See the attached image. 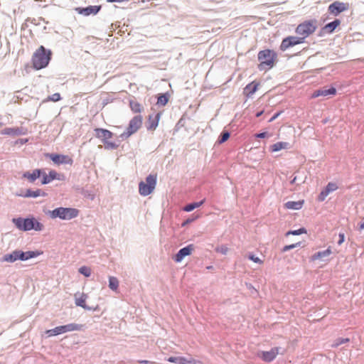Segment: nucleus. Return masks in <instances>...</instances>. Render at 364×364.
Segmentation results:
<instances>
[{"instance_id": "obj_1", "label": "nucleus", "mask_w": 364, "mask_h": 364, "mask_svg": "<svg viewBox=\"0 0 364 364\" xmlns=\"http://www.w3.org/2000/svg\"><path fill=\"white\" fill-rule=\"evenodd\" d=\"M51 55L52 53L50 50H46L44 46H41L32 56L33 68L36 70L46 68L50 60Z\"/></svg>"}, {"instance_id": "obj_2", "label": "nucleus", "mask_w": 364, "mask_h": 364, "mask_svg": "<svg viewBox=\"0 0 364 364\" xmlns=\"http://www.w3.org/2000/svg\"><path fill=\"white\" fill-rule=\"evenodd\" d=\"M258 60L260 63L258 65L259 70H264L272 68L274 65V61L277 59V53L270 49L260 50L258 53Z\"/></svg>"}, {"instance_id": "obj_3", "label": "nucleus", "mask_w": 364, "mask_h": 364, "mask_svg": "<svg viewBox=\"0 0 364 364\" xmlns=\"http://www.w3.org/2000/svg\"><path fill=\"white\" fill-rule=\"evenodd\" d=\"M12 222L16 228L22 231H28L35 230L41 231L43 228V225L36 220L34 218L23 219L21 218H14Z\"/></svg>"}, {"instance_id": "obj_4", "label": "nucleus", "mask_w": 364, "mask_h": 364, "mask_svg": "<svg viewBox=\"0 0 364 364\" xmlns=\"http://www.w3.org/2000/svg\"><path fill=\"white\" fill-rule=\"evenodd\" d=\"M79 214V210L73 208H58L50 212L52 218H59L62 220H71L76 218Z\"/></svg>"}, {"instance_id": "obj_5", "label": "nucleus", "mask_w": 364, "mask_h": 364, "mask_svg": "<svg viewBox=\"0 0 364 364\" xmlns=\"http://www.w3.org/2000/svg\"><path fill=\"white\" fill-rule=\"evenodd\" d=\"M316 20L305 21L299 24L296 28L295 32L305 41L309 35L312 34L317 28Z\"/></svg>"}, {"instance_id": "obj_6", "label": "nucleus", "mask_w": 364, "mask_h": 364, "mask_svg": "<svg viewBox=\"0 0 364 364\" xmlns=\"http://www.w3.org/2000/svg\"><path fill=\"white\" fill-rule=\"evenodd\" d=\"M95 132V136L102 140L105 149H116L118 147L116 143L109 141L113 136V133L109 130L102 128H96Z\"/></svg>"}, {"instance_id": "obj_7", "label": "nucleus", "mask_w": 364, "mask_h": 364, "mask_svg": "<svg viewBox=\"0 0 364 364\" xmlns=\"http://www.w3.org/2000/svg\"><path fill=\"white\" fill-rule=\"evenodd\" d=\"M83 326L77 323H69L63 326H57L53 329L47 330L46 333L48 337L58 336L67 332L81 331Z\"/></svg>"}, {"instance_id": "obj_8", "label": "nucleus", "mask_w": 364, "mask_h": 364, "mask_svg": "<svg viewBox=\"0 0 364 364\" xmlns=\"http://www.w3.org/2000/svg\"><path fill=\"white\" fill-rule=\"evenodd\" d=\"M157 175H149L145 181H141L139 185V192L141 196L149 195L156 185Z\"/></svg>"}, {"instance_id": "obj_9", "label": "nucleus", "mask_w": 364, "mask_h": 364, "mask_svg": "<svg viewBox=\"0 0 364 364\" xmlns=\"http://www.w3.org/2000/svg\"><path fill=\"white\" fill-rule=\"evenodd\" d=\"M304 42H305V41L304 40V38H301L299 36H287L282 40L281 45L279 46V49L282 51H285L286 50H287L288 48H289L291 47H293L296 45L303 43Z\"/></svg>"}, {"instance_id": "obj_10", "label": "nucleus", "mask_w": 364, "mask_h": 364, "mask_svg": "<svg viewBox=\"0 0 364 364\" xmlns=\"http://www.w3.org/2000/svg\"><path fill=\"white\" fill-rule=\"evenodd\" d=\"M349 9V4L344 3L342 1H336L331 3L328 7V11L329 14L337 16L341 13L348 11Z\"/></svg>"}, {"instance_id": "obj_11", "label": "nucleus", "mask_w": 364, "mask_h": 364, "mask_svg": "<svg viewBox=\"0 0 364 364\" xmlns=\"http://www.w3.org/2000/svg\"><path fill=\"white\" fill-rule=\"evenodd\" d=\"M142 124V117L141 115H136L134 118H132L129 124V126L127 129V132H124L122 136H125L129 137L141 127Z\"/></svg>"}, {"instance_id": "obj_12", "label": "nucleus", "mask_w": 364, "mask_h": 364, "mask_svg": "<svg viewBox=\"0 0 364 364\" xmlns=\"http://www.w3.org/2000/svg\"><path fill=\"white\" fill-rule=\"evenodd\" d=\"M47 157L50 159L56 165L60 164H69L72 165L73 163V159L68 156L63 154H47L46 155Z\"/></svg>"}, {"instance_id": "obj_13", "label": "nucleus", "mask_w": 364, "mask_h": 364, "mask_svg": "<svg viewBox=\"0 0 364 364\" xmlns=\"http://www.w3.org/2000/svg\"><path fill=\"white\" fill-rule=\"evenodd\" d=\"M280 349L281 348L279 347H274L268 351H261L259 353L258 355L262 360L269 363L272 362L279 353Z\"/></svg>"}, {"instance_id": "obj_14", "label": "nucleus", "mask_w": 364, "mask_h": 364, "mask_svg": "<svg viewBox=\"0 0 364 364\" xmlns=\"http://www.w3.org/2000/svg\"><path fill=\"white\" fill-rule=\"evenodd\" d=\"M194 250V245L190 244L178 250L174 255L173 259L176 262H181L185 257L190 255Z\"/></svg>"}, {"instance_id": "obj_15", "label": "nucleus", "mask_w": 364, "mask_h": 364, "mask_svg": "<svg viewBox=\"0 0 364 364\" xmlns=\"http://www.w3.org/2000/svg\"><path fill=\"white\" fill-rule=\"evenodd\" d=\"M41 176H43L41 181L42 184H48L55 179L63 180L64 178V176L63 174L58 173L54 170L50 171L48 174H46V173L42 171Z\"/></svg>"}, {"instance_id": "obj_16", "label": "nucleus", "mask_w": 364, "mask_h": 364, "mask_svg": "<svg viewBox=\"0 0 364 364\" xmlns=\"http://www.w3.org/2000/svg\"><path fill=\"white\" fill-rule=\"evenodd\" d=\"M340 24L341 20L338 18H336L333 21L326 23L323 27L321 28L319 36H322L326 33H332Z\"/></svg>"}, {"instance_id": "obj_17", "label": "nucleus", "mask_w": 364, "mask_h": 364, "mask_svg": "<svg viewBox=\"0 0 364 364\" xmlns=\"http://www.w3.org/2000/svg\"><path fill=\"white\" fill-rule=\"evenodd\" d=\"M165 360H167L170 363H173L176 364H195L196 360L192 358H187L186 357L182 356H171L168 358H164Z\"/></svg>"}, {"instance_id": "obj_18", "label": "nucleus", "mask_w": 364, "mask_h": 364, "mask_svg": "<svg viewBox=\"0 0 364 364\" xmlns=\"http://www.w3.org/2000/svg\"><path fill=\"white\" fill-rule=\"evenodd\" d=\"M336 93V89L334 87H322L321 89L316 90L314 92L312 97H317L320 96H328V95H334Z\"/></svg>"}, {"instance_id": "obj_19", "label": "nucleus", "mask_w": 364, "mask_h": 364, "mask_svg": "<svg viewBox=\"0 0 364 364\" xmlns=\"http://www.w3.org/2000/svg\"><path fill=\"white\" fill-rule=\"evenodd\" d=\"M337 188L338 186L336 183L332 182L328 183L325 188L318 195V200L321 202L323 201L331 192L336 191Z\"/></svg>"}, {"instance_id": "obj_20", "label": "nucleus", "mask_w": 364, "mask_h": 364, "mask_svg": "<svg viewBox=\"0 0 364 364\" xmlns=\"http://www.w3.org/2000/svg\"><path fill=\"white\" fill-rule=\"evenodd\" d=\"M100 7L97 6H90L86 8H76L75 11L82 15L89 16L90 14H96L100 11Z\"/></svg>"}, {"instance_id": "obj_21", "label": "nucleus", "mask_w": 364, "mask_h": 364, "mask_svg": "<svg viewBox=\"0 0 364 364\" xmlns=\"http://www.w3.org/2000/svg\"><path fill=\"white\" fill-rule=\"evenodd\" d=\"M161 81L163 82L164 85H168L169 87H171V84L168 83L166 80H161ZM172 94L173 90H171V88H170L169 90H167L164 93H161V106H164L168 103L169 98Z\"/></svg>"}, {"instance_id": "obj_22", "label": "nucleus", "mask_w": 364, "mask_h": 364, "mask_svg": "<svg viewBox=\"0 0 364 364\" xmlns=\"http://www.w3.org/2000/svg\"><path fill=\"white\" fill-rule=\"evenodd\" d=\"M42 175L41 169H34L32 172L26 171L23 174V177L26 178L29 182L33 183L37 178Z\"/></svg>"}, {"instance_id": "obj_23", "label": "nucleus", "mask_w": 364, "mask_h": 364, "mask_svg": "<svg viewBox=\"0 0 364 364\" xmlns=\"http://www.w3.org/2000/svg\"><path fill=\"white\" fill-rule=\"evenodd\" d=\"M259 85V82L253 81L246 85V87L244 88V92L247 97H250L256 92Z\"/></svg>"}, {"instance_id": "obj_24", "label": "nucleus", "mask_w": 364, "mask_h": 364, "mask_svg": "<svg viewBox=\"0 0 364 364\" xmlns=\"http://www.w3.org/2000/svg\"><path fill=\"white\" fill-rule=\"evenodd\" d=\"M304 204V200L288 201L285 203V208L291 210H300Z\"/></svg>"}, {"instance_id": "obj_25", "label": "nucleus", "mask_w": 364, "mask_h": 364, "mask_svg": "<svg viewBox=\"0 0 364 364\" xmlns=\"http://www.w3.org/2000/svg\"><path fill=\"white\" fill-rule=\"evenodd\" d=\"M289 147V143L288 142H284V141H279L274 144H272L270 146V150L273 152L279 151L282 149H286Z\"/></svg>"}, {"instance_id": "obj_26", "label": "nucleus", "mask_w": 364, "mask_h": 364, "mask_svg": "<svg viewBox=\"0 0 364 364\" xmlns=\"http://www.w3.org/2000/svg\"><path fill=\"white\" fill-rule=\"evenodd\" d=\"M47 194L46 193L42 191L40 189H37L36 191H31L30 189H28L26 191V193L23 195V197L26 198H36L38 196H46Z\"/></svg>"}, {"instance_id": "obj_27", "label": "nucleus", "mask_w": 364, "mask_h": 364, "mask_svg": "<svg viewBox=\"0 0 364 364\" xmlns=\"http://www.w3.org/2000/svg\"><path fill=\"white\" fill-rule=\"evenodd\" d=\"M16 260H18L17 250H14L10 254H6L2 257V261L6 262H14Z\"/></svg>"}, {"instance_id": "obj_28", "label": "nucleus", "mask_w": 364, "mask_h": 364, "mask_svg": "<svg viewBox=\"0 0 364 364\" xmlns=\"http://www.w3.org/2000/svg\"><path fill=\"white\" fill-rule=\"evenodd\" d=\"M205 200H202L198 202H193L187 204L186 206L183 208V210L186 212H191L194 209L199 208L204 203Z\"/></svg>"}, {"instance_id": "obj_29", "label": "nucleus", "mask_w": 364, "mask_h": 364, "mask_svg": "<svg viewBox=\"0 0 364 364\" xmlns=\"http://www.w3.org/2000/svg\"><path fill=\"white\" fill-rule=\"evenodd\" d=\"M331 253V248L328 247V249H326L323 251H320V252L315 253L314 255H312L311 259H312V260L318 259H321V258H323V257L330 255Z\"/></svg>"}, {"instance_id": "obj_30", "label": "nucleus", "mask_w": 364, "mask_h": 364, "mask_svg": "<svg viewBox=\"0 0 364 364\" xmlns=\"http://www.w3.org/2000/svg\"><path fill=\"white\" fill-rule=\"evenodd\" d=\"M129 107L135 113H140L143 109L142 105L135 100L129 101Z\"/></svg>"}, {"instance_id": "obj_31", "label": "nucleus", "mask_w": 364, "mask_h": 364, "mask_svg": "<svg viewBox=\"0 0 364 364\" xmlns=\"http://www.w3.org/2000/svg\"><path fill=\"white\" fill-rule=\"evenodd\" d=\"M87 299V296L85 294H82L79 297L75 299V304L83 309H88L85 304Z\"/></svg>"}, {"instance_id": "obj_32", "label": "nucleus", "mask_w": 364, "mask_h": 364, "mask_svg": "<svg viewBox=\"0 0 364 364\" xmlns=\"http://www.w3.org/2000/svg\"><path fill=\"white\" fill-rule=\"evenodd\" d=\"M119 287V281L115 277H109V287L113 290L117 291Z\"/></svg>"}, {"instance_id": "obj_33", "label": "nucleus", "mask_w": 364, "mask_h": 364, "mask_svg": "<svg viewBox=\"0 0 364 364\" xmlns=\"http://www.w3.org/2000/svg\"><path fill=\"white\" fill-rule=\"evenodd\" d=\"M230 134L228 131L223 130L220 133V134L217 140V142L220 144H223V143L225 142L230 138Z\"/></svg>"}, {"instance_id": "obj_34", "label": "nucleus", "mask_w": 364, "mask_h": 364, "mask_svg": "<svg viewBox=\"0 0 364 364\" xmlns=\"http://www.w3.org/2000/svg\"><path fill=\"white\" fill-rule=\"evenodd\" d=\"M307 232V230L305 228H301L298 230H289L288 232H286L285 235L286 236H289L290 235H301V234H304V233H306Z\"/></svg>"}, {"instance_id": "obj_35", "label": "nucleus", "mask_w": 364, "mask_h": 364, "mask_svg": "<svg viewBox=\"0 0 364 364\" xmlns=\"http://www.w3.org/2000/svg\"><path fill=\"white\" fill-rule=\"evenodd\" d=\"M79 272L88 277L91 275V269L87 266H82L79 269Z\"/></svg>"}, {"instance_id": "obj_36", "label": "nucleus", "mask_w": 364, "mask_h": 364, "mask_svg": "<svg viewBox=\"0 0 364 364\" xmlns=\"http://www.w3.org/2000/svg\"><path fill=\"white\" fill-rule=\"evenodd\" d=\"M23 254L25 255L26 260L36 257L40 255L39 252L34 251L23 252Z\"/></svg>"}, {"instance_id": "obj_37", "label": "nucleus", "mask_w": 364, "mask_h": 364, "mask_svg": "<svg viewBox=\"0 0 364 364\" xmlns=\"http://www.w3.org/2000/svg\"><path fill=\"white\" fill-rule=\"evenodd\" d=\"M159 119V114H156L155 116V119L150 123V124L148 127L149 129H155L158 126V121Z\"/></svg>"}, {"instance_id": "obj_38", "label": "nucleus", "mask_w": 364, "mask_h": 364, "mask_svg": "<svg viewBox=\"0 0 364 364\" xmlns=\"http://www.w3.org/2000/svg\"><path fill=\"white\" fill-rule=\"evenodd\" d=\"M301 245V242H296V243H294V244H291V245H285L283 249H282V252H287L290 250H292L296 247H299Z\"/></svg>"}, {"instance_id": "obj_39", "label": "nucleus", "mask_w": 364, "mask_h": 364, "mask_svg": "<svg viewBox=\"0 0 364 364\" xmlns=\"http://www.w3.org/2000/svg\"><path fill=\"white\" fill-rule=\"evenodd\" d=\"M247 258L250 260H252V261H253L255 263L261 264L262 262V261L258 257L255 256L252 253L248 254Z\"/></svg>"}, {"instance_id": "obj_40", "label": "nucleus", "mask_w": 364, "mask_h": 364, "mask_svg": "<svg viewBox=\"0 0 364 364\" xmlns=\"http://www.w3.org/2000/svg\"><path fill=\"white\" fill-rule=\"evenodd\" d=\"M348 341H349V338H339L336 341L335 343L333 346H338L344 344Z\"/></svg>"}, {"instance_id": "obj_41", "label": "nucleus", "mask_w": 364, "mask_h": 364, "mask_svg": "<svg viewBox=\"0 0 364 364\" xmlns=\"http://www.w3.org/2000/svg\"><path fill=\"white\" fill-rule=\"evenodd\" d=\"M49 100L53 102H58L60 100V95L59 93H55L49 97Z\"/></svg>"}, {"instance_id": "obj_42", "label": "nucleus", "mask_w": 364, "mask_h": 364, "mask_svg": "<svg viewBox=\"0 0 364 364\" xmlns=\"http://www.w3.org/2000/svg\"><path fill=\"white\" fill-rule=\"evenodd\" d=\"M185 122H186V119L184 118H183V117L181 118L176 125V129L178 130L179 128L184 127Z\"/></svg>"}, {"instance_id": "obj_43", "label": "nucleus", "mask_w": 364, "mask_h": 364, "mask_svg": "<svg viewBox=\"0 0 364 364\" xmlns=\"http://www.w3.org/2000/svg\"><path fill=\"white\" fill-rule=\"evenodd\" d=\"M338 237H339V240L337 243L338 245H341L345 241V235H344V233L340 232L338 235Z\"/></svg>"}, {"instance_id": "obj_44", "label": "nucleus", "mask_w": 364, "mask_h": 364, "mask_svg": "<svg viewBox=\"0 0 364 364\" xmlns=\"http://www.w3.org/2000/svg\"><path fill=\"white\" fill-rule=\"evenodd\" d=\"M18 252V260L25 261V255L23 254V252L21 250H17Z\"/></svg>"}, {"instance_id": "obj_45", "label": "nucleus", "mask_w": 364, "mask_h": 364, "mask_svg": "<svg viewBox=\"0 0 364 364\" xmlns=\"http://www.w3.org/2000/svg\"><path fill=\"white\" fill-rule=\"evenodd\" d=\"M195 220V218H189L188 219H186V220H184L182 223V226L184 227V226H186L187 225L191 223L192 222H193Z\"/></svg>"}, {"instance_id": "obj_46", "label": "nucleus", "mask_w": 364, "mask_h": 364, "mask_svg": "<svg viewBox=\"0 0 364 364\" xmlns=\"http://www.w3.org/2000/svg\"><path fill=\"white\" fill-rule=\"evenodd\" d=\"M282 111H280V112H276L269 120L268 122H273L274 120H275L281 114H282Z\"/></svg>"}, {"instance_id": "obj_47", "label": "nucleus", "mask_w": 364, "mask_h": 364, "mask_svg": "<svg viewBox=\"0 0 364 364\" xmlns=\"http://www.w3.org/2000/svg\"><path fill=\"white\" fill-rule=\"evenodd\" d=\"M267 135V132H260V133H258L255 135V136L257 138H261V139H263V138H265Z\"/></svg>"}, {"instance_id": "obj_48", "label": "nucleus", "mask_w": 364, "mask_h": 364, "mask_svg": "<svg viewBox=\"0 0 364 364\" xmlns=\"http://www.w3.org/2000/svg\"><path fill=\"white\" fill-rule=\"evenodd\" d=\"M228 247H222L220 250V252L223 254V255H226L227 252H228Z\"/></svg>"}, {"instance_id": "obj_49", "label": "nucleus", "mask_w": 364, "mask_h": 364, "mask_svg": "<svg viewBox=\"0 0 364 364\" xmlns=\"http://www.w3.org/2000/svg\"><path fill=\"white\" fill-rule=\"evenodd\" d=\"M297 183V176H294V178L290 181L291 184H294V183Z\"/></svg>"}, {"instance_id": "obj_50", "label": "nucleus", "mask_w": 364, "mask_h": 364, "mask_svg": "<svg viewBox=\"0 0 364 364\" xmlns=\"http://www.w3.org/2000/svg\"><path fill=\"white\" fill-rule=\"evenodd\" d=\"M262 114H263V111L257 112L256 114V117H259L260 116H262Z\"/></svg>"}, {"instance_id": "obj_51", "label": "nucleus", "mask_w": 364, "mask_h": 364, "mask_svg": "<svg viewBox=\"0 0 364 364\" xmlns=\"http://www.w3.org/2000/svg\"><path fill=\"white\" fill-rule=\"evenodd\" d=\"M297 181L299 182V183H302L304 182V181L302 180V178H299L298 176H297Z\"/></svg>"}, {"instance_id": "obj_52", "label": "nucleus", "mask_w": 364, "mask_h": 364, "mask_svg": "<svg viewBox=\"0 0 364 364\" xmlns=\"http://www.w3.org/2000/svg\"><path fill=\"white\" fill-rule=\"evenodd\" d=\"M360 229L363 230L364 229V221L360 225Z\"/></svg>"}, {"instance_id": "obj_53", "label": "nucleus", "mask_w": 364, "mask_h": 364, "mask_svg": "<svg viewBox=\"0 0 364 364\" xmlns=\"http://www.w3.org/2000/svg\"><path fill=\"white\" fill-rule=\"evenodd\" d=\"M140 363H147L148 361L147 360H141V361H139Z\"/></svg>"}, {"instance_id": "obj_54", "label": "nucleus", "mask_w": 364, "mask_h": 364, "mask_svg": "<svg viewBox=\"0 0 364 364\" xmlns=\"http://www.w3.org/2000/svg\"><path fill=\"white\" fill-rule=\"evenodd\" d=\"M159 97L157 99V103H159Z\"/></svg>"}, {"instance_id": "obj_55", "label": "nucleus", "mask_w": 364, "mask_h": 364, "mask_svg": "<svg viewBox=\"0 0 364 364\" xmlns=\"http://www.w3.org/2000/svg\"><path fill=\"white\" fill-rule=\"evenodd\" d=\"M211 268H212V267H208V269H210Z\"/></svg>"}]
</instances>
